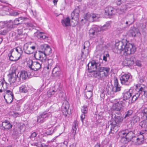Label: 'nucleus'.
Wrapping results in <instances>:
<instances>
[{"label": "nucleus", "instance_id": "obj_19", "mask_svg": "<svg viewBox=\"0 0 147 147\" xmlns=\"http://www.w3.org/2000/svg\"><path fill=\"white\" fill-rule=\"evenodd\" d=\"M81 111L82 113L81 116V118L82 123H83L86 116V114L88 112L87 107L86 106H83L82 108Z\"/></svg>", "mask_w": 147, "mask_h": 147}, {"label": "nucleus", "instance_id": "obj_17", "mask_svg": "<svg viewBox=\"0 0 147 147\" xmlns=\"http://www.w3.org/2000/svg\"><path fill=\"white\" fill-rule=\"evenodd\" d=\"M135 59L134 57L126 58L123 62V64L126 66H131L134 64Z\"/></svg>", "mask_w": 147, "mask_h": 147}, {"label": "nucleus", "instance_id": "obj_37", "mask_svg": "<svg viewBox=\"0 0 147 147\" xmlns=\"http://www.w3.org/2000/svg\"><path fill=\"white\" fill-rule=\"evenodd\" d=\"M141 114L143 119H147V108H144L141 111Z\"/></svg>", "mask_w": 147, "mask_h": 147}, {"label": "nucleus", "instance_id": "obj_55", "mask_svg": "<svg viewBox=\"0 0 147 147\" xmlns=\"http://www.w3.org/2000/svg\"><path fill=\"white\" fill-rule=\"evenodd\" d=\"M20 14V12H16V11H13L12 12V11H11L10 12L9 14L11 16H17L18 15Z\"/></svg>", "mask_w": 147, "mask_h": 147}, {"label": "nucleus", "instance_id": "obj_11", "mask_svg": "<svg viewBox=\"0 0 147 147\" xmlns=\"http://www.w3.org/2000/svg\"><path fill=\"white\" fill-rule=\"evenodd\" d=\"M51 116L50 112L45 111L38 116L37 122L40 123H43L48 118L51 117Z\"/></svg>", "mask_w": 147, "mask_h": 147}, {"label": "nucleus", "instance_id": "obj_43", "mask_svg": "<svg viewBox=\"0 0 147 147\" xmlns=\"http://www.w3.org/2000/svg\"><path fill=\"white\" fill-rule=\"evenodd\" d=\"M133 113V110L131 109L129 110L128 111L125 112V116L124 118H125L130 117L132 115Z\"/></svg>", "mask_w": 147, "mask_h": 147}, {"label": "nucleus", "instance_id": "obj_24", "mask_svg": "<svg viewBox=\"0 0 147 147\" xmlns=\"http://www.w3.org/2000/svg\"><path fill=\"white\" fill-rule=\"evenodd\" d=\"M134 134L132 131H128L126 138H123L124 141H125L126 140V141L125 142V143H127L129 141H131L132 138L134 136Z\"/></svg>", "mask_w": 147, "mask_h": 147}, {"label": "nucleus", "instance_id": "obj_57", "mask_svg": "<svg viewBox=\"0 0 147 147\" xmlns=\"http://www.w3.org/2000/svg\"><path fill=\"white\" fill-rule=\"evenodd\" d=\"M6 94L5 95V96H13V93L11 91L9 90H6Z\"/></svg>", "mask_w": 147, "mask_h": 147}, {"label": "nucleus", "instance_id": "obj_13", "mask_svg": "<svg viewBox=\"0 0 147 147\" xmlns=\"http://www.w3.org/2000/svg\"><path fill=\"white\" fill-rule=\"evenodd\" d=\"M130 74H125L122 75L120 78L121 83L124 85H128L130 83Z\"/></svg>", "mask_w": 147, "mask_h": 147}, {"label": "nucleus", "instance_id": "obj_31", "mask_svg": "<svg viewBox=\"0 0 147 147\" xmlns=\"http://www.w3.org/2000/svg\"><path fill=\"white\" fill-rule=\"evenodd\" d=\"M131 5L129 3H127L124 5H122L120 9V11L121 12L120 13H122L124 12L128 8L131 7Z\"/></svg>", "mask_w": 147, "mask_h": 147}, {"label": "nucleus", "instance_id": "obj_41", "mask_svg": "<svg viewBox=\"0 0 147 147\" xmlns=\"http://www.w3.org/2000/svg\"><path fill=\"white\" fill-rule=\"evenodd\" d=\"M37 37L40 39H44L47 38L45 35L44 33L42 32H39L38 33L37 35Z\"/></svg>", "mask_w": 147, "mask_h": 147}, {"label": "nucleus", "instance_id": "obj_5", "mask_svg": "<svg viewBox=\"0 0 147 147\" xmlns=\"http://www.w3.org/2000/svg\"><path fill=\"white\" fill-rule=\"evenodd\" d=\"M110 27V24L107 23L101 28H100L97 26H94L92 28L89 30V33L90 36L96 35L97 33L101 30H105L107 29Z\"/></svg>", "mask_w": 147, "mask_h": 147}, {"label": "nucleus", "instance_id": "obj_56", "mask_svg": "<svg viewBox=\"0 0 147 147\" xmlns=\"http://www.w3.org/2000/svg\"><path fill=\"white\" fill-rule=\"evenodd\" d=\"M91 17H92V20H96L97 19H98V15L96 14H95L94 13H92L91 14Z\"/></svg>", "mask_w": 147, "mask_h": 147}, {"label": "nucleus", "instance_id": "obj_54", "mask_svg": "<svg viewBox=\"0 0 147 147\" xmlns=\"http://www.w3.org/2000/svg\"><path fill=\"white\" fill-rule=\"evenodd\" d=\"M8 32V30L6 29L1 30L0 31V35H5L7 34Z\"/></svg>", "mask_w": 147, "mask_h": 147}, {"label": "nucleus", "instance_id": "obj_12", "mask_svg": "<svg viewBox=\"0 0 147 147\" xmlns=\"http://www.w3.org/2000/svg\"><path fill=\"white\" fill-rule=\"evenodd\" d=\"M69 107V105L67 101H65L63 102L61 107V110L64 116L66 117L69 114L68 110Z\"/></svg>", "mask_w": 147, "mask_h": 147}, {"label": "nucleus", "instance_id": "obj_45", "mask_svg": "<svg viewBox=\"0 0 147 147\" xmlns=\"http://www.w3.org/2000/svg\"><path fill=\"white\" fill-rule=\"evenodd\" d=\"M48 64V66L47 67V68L48 69L49 68H51L53 64V60L51 59H48L47 61Z\"/></svg>", "mask_w": 147, "mask_h": 147}, {"label": "nucleus", "instance_id": "obj_50", "mask_svg": "<svg viewBox=\"0 0 147 147\" xmlns=\"http://www.w3.org/2000/svg\"><path fill=\"white\" fill-rule=\"evenodd\" d=\"M132 121L134 123H137L140 121V117L137 116H134L133 117Z\"/></svg>", "mask_w": 147, "mask_h": 147}, {"label": "nucleus", "instance_id": "obj_36", "mask_svg": "<svg viewBox=\"0 0 147 147\" xmlns=\"http://www.w3.org/2000/svg\"><path fill=\"white\" fill-rule=\"evenodd\" d=\"M4 97L7 103V104H10L13 100V96H4Z\"/></svg>", "mask_w": 147, "mask_h": 147}, {"label": "nucleus", "instance_id": "obj_20", "mask_svg": "<svg viewBox=\"0 0 147 147\" xmlns=\"http://www.w3.org/2000/svg\"><path fill=\"white\" fill-rule=\"evenodd\" d=\"M23 126L21 124H18L14 129L13 134L17 136L21 133V130L22 129Z\"/></svg>", "mask_w": 147, "mask_h": 147}, {"label": "nucleus", "instance_id": "obj_1", "mask_svg": "<svg viewBox=\"0 0 147 147\" xmlns=\"http://www.w3.org/2000/svg\"><path fill=\"white\" fill-rule=\"evenodd\" d=\"M41 51H39L34 54V57L36 59L40 60L42 63L45 62L46 59V56L49 55L52 53V50L48 45H41L40 47Z\"/></svg>", "mask_w": 147, "mask_h": 147}, {"label": "nucleus", "instance_id": "obj_61", "mask_svg": "<svg viewBox=\"0 0 147 147\" xmlns=\"http://www.w3.org/2000/svg\"><path fill=\"white\" fill-rule=\"evenodd\" d=\"M109 57V55L108 53L104 54L103 56V60L105 61V62L107 61V58Z\"/></svg>", "mask_w": 147, "mask_h": 147}, {"label": "nucleus", "instance_id": "obj_42", "mask_svg": "<svg viewBox=\"0 0 147 147\" xmlns=\"http://www.w3.org/2000/svg\"><path fill=\"white\" fill-rule=\"evenodd\" d=\"M89 53V51L88 49H86L85 50H82L81 57H86L88 55Z\"/></svg>", "mask_w": 147, "mask_h": 147}, {"label": "nucleus", "instance_id": "obj_51", "mask_svg": "<svg viewBox=\"0 0 147 147\" xmlns=\"http://www.w3.org/2000/svg\"><path fill=\"white\" fill-rule=\"evenodd\" d=\"M13 53H11V51H10V53L8 54V56L10 60L11 61H17V59H15L14 57H12V55Z\"/></svg>", "mask_w": 147, "mask_h": 147}, {"label": "nucleus", "instance_id": "obj_33", "mask_svg": "<svg viewBox=\"0 0 147 147\" xmlns=\"http://www.w3.org/2000/svg\"><path fill=\"white\" fill-rule=\"evenodd\" d=\"M61 23L63 26L67 27L70 25V19L69 17L62 20Z\"/></svg>", "mask_w": 147, "mask_h": 147}, {"label": "nucleus", "instance_id": "obj_40", "mask_svg": "<svg viewBox=\"0 0 147 147\" xmlns=\"http://www.w3.org/2000/svg\"><path fill=\"white\" fill-rule=\"evenodd\" d=\"M128 131L127 130H126L125 131H123L119 133V136L122 138V140H124L123 138H126Z\"/></svg>", "mask_w": 147, "mask_h": 147}, {"label": "nucleus", "instance_id": "obj_23", "mask_svg": "<svg viewBox=\"0 0 147 147\" xmlns=\"http://www.w3.org/2000/svg\"><path fill=\"white\" fill-rule=\"evenodd\" d=\"M130 32L133 36H140L141 35L139 29L137 28H134L131 29Z\"/></svg>", "mask_w": 147, "mask_h": 147}, {"label": "nucleus", "instance_id": "obj_60", "mask_svg": "<svg viewBox=\"0 0 147 147\" xmlns=\"http://www.w3.org/2000/svg\"><path fill=\"white\" fill-rule=\"evenodd\" d=\"M137 138H138L137 137L133 136L131 140V141H132L133 142V144L135 145H136V142H137Z\"/></svg>", "mask_w": 147, "mask_h": 147}, {"label": "nucleus", "instance_id": "obj_46", "mask_svg": "<svg viewBox=\"0 0 147 147\" xmlns=\"http://www.w3.org/2000/svg\"><path fill=\"white\" fill-rule=\"evenodd\" d=\"M140 95L138 92L136 93L132 96L131 98V100L133 102H135L138 99V98L140 96Z\"/></svg>", "mask_w": 147, "mask_h": 147}, {"label": "nucleus", "instance_id": "obj_21", "mask_svg": "<svg viewBox=\"0 0 147 147\" xmlns=\"http://www.w3.org/2000/svg\"><path fill=\"white\" fill-rule=\"evenodd\" d=\"M123 118L120 116H117L115 117V119L111 121L113 123V124H115V125L119 124L121 123L123 121Z\"/></svg>", "mask_w": 147, "mask_h": 147}, {"label": "nucleus", "instance_id": "obj_49", "mask_svg": "<svg viewBox=\"0 0 147 147\" xmlns=\"http://www.w3.org/2000/svg\"><path fill=\"white\" fill-rule=\"evenodd\" d=\"M14 25V23L13 22L10 20L9 21H7V23L6 24V26H7L8 28H12L13 27V25Z\"/></svg>", "mask_w": 147, "mask_h": 147}, {"label": "nucleus", "instance_id": "obj_9", "mask_svg": "<svg viewBox=\"0 0 147 147\" xmlns=\"http://www.w3.org/2000/svg\"><path fill=\"white\" fill-rule=\"evenodd\" d=\"M100 65L99 63H96L94 61H92L89 62L88 65V69L89 72L91 73L98 71H96V70L98 71V68Z\"/></svg>", "mask_w": 147, "mask_h": 147}, {"label": "nucleus", "instance_id": "obj_63", "mask_svg": "<svg viewBox=\"0 0 147 147\" xmlns=\"http://www.w3.org/2000/svg\"><path fill=\"white\" fill-rule=\"evenodd\" d=\"M13 22L14 23V25H17L19 24H20L19 22V20H18V18L14 20Z\"/></svg>", "mask_w": 147, "mask_h": 147}, {"label": "nucleus", "instance_id": "obj_59", "mask_svg": "<svg viewBox=\"0 0 147 147\" xmlns=\"http://www.w3.org/2000/svg\"><path fill=\"white\" fill-rule=\"evenodd\" d=\"M18 19L19 20V22L20 24H21L25 20L27 19V18L26 17H20L18 18Z\"/></svg>", "mask_w": 147, "mask_h": 147}, {"label": "nucleus", "instance_id": "obj_25", "mask_svg": "<svg viewBox=\"0 0 147 147\" xmlns=\"http://www.w3.org/2000/svg\"><path fill=\"white\" fill-rule=\"evenodd\" d=\"M2 129L3 130L8 129L11 128L12 125L7 121L2 122Z\"/></svg>", "mask_w": 147, "mask_h": 147}, {"label": "nucleus", "instance_id": "obj_2", "mask_svg": "<svg viewBox=\"0 0 147 147\" xmlns=\"http://www.w3.org/2000/svg\"><path fill=\"white\" fill-rule=\"evenodd\" d=\"M116 48L123 51L125 55L134 54L136 51L135 47L129 42H120L116 44Z\"/></svg>", "mask_w": 147, "mask_h": 147}, {"label": "nucleus", "instance_id": "obj_18", "mask_svg": "<svg viewBox=\"0 0 147 147\" xmlns=\"http://www.w3.org/2000/svg\"><path fill=\"white\" fill-rule=\"evenodd\" d=\"M88 88L90 87V89H88V91L85 92V94L86 98L88 99H90L92 96L93 93L92 91L93 90V86L91 84L88 85Z\"/></svg>", "mask_w": 147, "mask_h": 147}, {"label": "nucleus", "instance_id": "obj_48", "mask_svg": "<svg viewBox=\"0 0 147 147\" xmlns=\"http://www.w3.org/2000/svg\"><path fill=\"white\" fill-rule=\"evenodd\" d=\"M7 84L5 83H4L3 82H0V93L2 92V90L1 89L2 87L3 88H7L6 87Z\"/></svg>", "mask_w": 147, "mask_h": 147}, {"label": "nucleus", "instance_id": "obj_6", "mask_svg": "<svg viewBox=\"0 0 147 147\" xmlns=\"http://www.w3.org/2000/svg\"><path fill=\"white\" fill-rule=\"evenodd\" d=\"M134 15L133 14H131L128 15L126 18L123 19L122 20V24H126L124 26H121V30H125L126 27H128L129 26L131 25L134 22ZM120 29L121 28H120Z\"/></svg>", "mask_w": 147, "mask_h": 147}, {"label": "nucleus", "instance_id": "obj_64", "mask_svg": "<svg viewBox=\"0 0 147 147\" xmlns=\"http://www.w3.org/2000/svg\"><path fill=\"white\" fill-rule=\"evenodd\" d=\"M33 145L37 147H41L42 144L40 143H34L33 144Z\"/></svg>", "mask_w": 147, "mask_h": 147}, {"label": "nucleus", "instance_id": "obj_28", "mask_svg": "<svg viewBox=\"0 0 147 147\" xmlns=\"http://www.w3.org/2000/svg\"><path fill=\"white\" fill-rule=\"evenodd\" d=\"M18 77L19 79H22V80H25L28 77V75L26 71H22L20 72H18Z\"/></svg>", "mask_w": 147, "mask_h": 147}, {"label": "nucleus", "instance_id": "obj_10", "mask_svg": "<svg viewBox=\"0 0 147 147\" xmlns=\"http://www.w3.org/2000/svg\"><path fill=\"white\" fill-rule=\"evenodd\" d=\"M125 106V102L122 101H119L113 104V108L114 111H118L119 113H120V112L123 110Z\"/></svg>", "mask_w": 147, "mask_h": 147}, {"label": "nucleus", "instance_id": "obj_38", "mask_svg": "<svg viewBox=\"0 0 147 147\" xmlns=\"http://www.w3.org/2000/svg\"><path fill=\"white\" fill-rule=\"evenodd\" d=\"M144 142L143 136L142 135V136L140 138L139 137L137 138L136 145H140L143 144Z\"/></svg>", "mask_w": 147, "mask_h": 147}, {"label": "nucleus", "instance_id": "obj_35", "mask_svg": "<svg viewBox=\"0 0 147 147\" xmlns=\"http://www.w3.org/2000/svg\"><path fill=\"white\" fill-rule=\"evenodd\" d=\"M15 52L20 54H22L23 51L21 48L19 47H17L16 48L13 49L11 50V53H13Z\"/></svg>", "mask_w": 147, "mask_h": 147}, {"label": "nucleus", "instance_id": "obj_53", "mask_svg": "<svg viewBox=\"0 0 147 147\" xmlns=\"http://www.w3.org/2000/svg\"><path fill=\"white\" fill-rule=\"evenodd\" d=\"M80 12V9L78 7H77L71 13V15L72 16H74L75 13L77 14H79Z\"/></svg>", "mask_w": 147, "mask_h": 147}, {"label": "nucleus", "instance_id": "obj_44", "mask_svg": "<svg viewBox=\"0 0 147 147\" xmlns=\"http://www.w3.org/2000/svg\"><path fill=\"white\" fill-rule=\"evenodd\" d=\"M12 54L13 55H14V58L16 59H17V61H18L20 59V58H21V56H22V54H20L19 55V53H17L16 52H13V53H12Z\"/></svg>", "mask_w": 147, "mask_h": 147}, {"label": "nucleus", "instance_id": "obj_52", "mask_svg": "<svg viewBox=\"0 0 147 147\" xmlns=\"http://www.w3.org/2000/svg\"><path fill=\"white\" fill-rule=\"evenodd\" d=\"M7 23V21H0V29L4 28Z\"/></svg>", "mask_w": 147, "mask_h": 147}, {"label": "nucleus", "instance_id": "obj_7", "mask_svg": "<svg viewBox=\"0 0 147 147\" xmlns=\"http://www.w3.org/2000/svg\"><path fill=\"white\" fill-rule=\"evenodd\" d=\"M39 61L40 62L37 61L33 62L32 60H30L28 61V66L32 70L38 71L41 68L42 63H42L40 60Z\"/></svg>", "mask_w": 147, "mask_h": 147}, {"label": "nucleus", "instance_id": "obj_26", "mask_svg": "<svg viewBox=\"0 0 147 147\" xmlns=\"http://www.w3.org/2000/svg\"><path fill=\"white\" fill-rule=\"evenodd\" d=\"M132 90L130 89L129 91L124 92L123 94V100H126L129 99L132 95Z\"/></svg>", "mask_w": 147, "mask_h": 147}, {"label": "nucleus", "instance_id": "obj_47", "mask_svg": "<svg viewBox=\"0 0 147 147\" xmlns=\"http://www.w3.org/2000/svg\"><path fill=\"white\" fill-rule=\"evenodd\" d=\"M3 11L9 12L10 13L12 10L9 7L5 6H3L1 8Z\"/></svg>", "mask_w": 147, "mask_h": 147}, {"label": "nucleus", "instance_id": "obj_30", "mask_svg": "<svg viewBox=\"0 0 147 147\" xmlns=\"http://www.w3.org/2000/svg\"><path fill=\"white\" fill-rule=\"evenodd\" d=\"M78 125L77 122L75 121L74 123V124L72 127V129L71 131V136L74 138H75V135L76 134V131L77 129L76 126Z\"/></svg>", "mask_w": 147, "mask_h": 147}, {"label": "nucleus", "instance_id": "obj_27", "mask_svg": "<svg viewBox=\"0 0 147 147\" xmlns=\"http://www.w3.org/2000/svg\"><path fill=\"white\" fill-rule=\"evenodd\" d=\"M121 87L118 86V82L117 79L116 78L114 80V85L113 88V90L114 92H117L121 90Z\"/></svg>", "mask_w": 147, "mask_h": 147}, {"label": "nucleus", "instance_id": "obj_16", "mask_svg": "<svg viewBox=\"0 0 147 147\" xmlns=\"http://www.w3.org/2000/svg\"><path fill=\"white\" fill-rule=\"evenodd\" d=\"M104 10L105 15L110 16L114 15L116 11L115 9L111 7H107Z\"/></svg>", "mask_w": 147, "mask_h": 147}, {"label": "nucleus", "instance_id": "obj_15", "mask_svg": "<svg viewBox=\"0 0 147 147\" xmlns=\"http://www.w3.org/2000/svg\"><path fill=\"white\" fill-rule=\"evenodd\" d=\"M55 93H56V94H63V92L62 90V88L61 87H59L58 88L56 91L53 89H50L47 92V95L49 97H50L54 95Z\"/></svg>", "mask_w": 147, "mask_h": 147}, {"label": "nucleus", "instance_id": "obj_62", "mask_svg": "<svg viewBox=\"0 0 147 147\" xmlns=\"http://www.w3.org/2000/svg\"><path fill=\"white\" fill-rule=\"evenodd\" d=\"M71 16L72 17V19H75L77 20V19L79 17V14H77L75 13L74 16H72L71 14Z\"/></svg>", "mask_w": 147, "mask_h": 147}, {"label": "nucleus", "instance_id": "obj_29", "mask_svg": "<svg viewBox=\"0 0 147 147\" xmlns=\"http://www.w3.org/2000/svg\"><path fill=\"white\" fill-rule=\"evenodd\" d=\"M24 52L28 54H30L33 53V51L30 48L28 45L26 44L24 45Z\"/></svg>", "mask_w": 147, "mask_h": 147}, {"label": "nucleus", "instance_id": "obj_4", "mask_svg": "<svg viewBox=\"0 0 147 147\" xmlns=\"http://www.w3.org/2000/svg\"><path fill=\"white\" fill-rule=\"evenodd\" d=\"M18 71L16 66L13 65L11 67L10 69V72L8 75V81L11 84L14 83L17 78L18 77Z\"/></svg>", "mask_w": 147, "mask_h": 147}, {"label": "nucleus", "instance_id": "obj_3", "mask_svg": "<svg viewBox=\"0 0 147 147\" xmlns=\"http://www.w3.org/2000/svg\"><path fill=\"white\" fill-rule=\"evenodd\" d=\"M110 68L108 67H102L99 66L98 68V71L94 72L93 73L94 77L98 79L103 80L108 76Z\"/></svg>", "mask_w": 147, "mask_h": 147}, {"label": "nucleus", "instance_id": "obj_8", "mask_svg": "<svg viewBox=\"0 0 147 147\" xmlns=\"http://www.w3.org/2000/svg\"><path fill=\"white\" fill-rule=\"evenodd\" d=\"M136 90L138 92L140 95L141 96L144 95L147 98V86L144 84H137L136 85Z\"/></svg>", "mask_w": 147, "mask_h": 147}, {"label": "nucleus", "instance_id": "obj_34", "mask_svg": "<svg viewBox=\"0 0 147 147\" xmlns=\"http://www.w3.org/2000/svg\"><path fill=\"white\" fill-rule=\"evenodd\" d=\"M140 125L146 131H147V120H144L141 122Z\"/></svg>", "mask_w": 147, "mask_h": 147}, {"label": "nucleus", "instance_id": "obj_32", "mask_svg": "<svg viewBox=\"0 0 147 147\" xmlns=\"http://www.w3.org/2000/svg\"><path fill=\"white\" fill-rule=\"evenodd\" d=\"M52 74L55 77L59 76L60 74V69L58 67H55L52 71Z\"/></svg>", "mask_w": 147, "mask_h": 147}, {"label": "nucleus", "instance_id": "obj_58", "mask_svg": "<svg viewBox=\"0 0 147 147\" xmlns=\"http://www.w3.org/2000/svg\"><path fill=\"white\" fill-rule=\"evenodd\" d=\"M17 33L18 34L17 36H19L23 35V30L20 29H18L17 30Z\"/></svg>", "mask_w": 147, "mask_h": 147}, {"label": "nucleus", "instance_id": "obj_14", "mask_svg": "<svg viewBox=\"0 0 147 147\" xmlns=\"http://www.w3.org/2000/svg\"><path fill=\"white\" fill-rule=\"evenodd\" d=\"M108 124L110 125L111 127L110 131L109 134L111 136H113L114 134L118 130L117 125L113 124V123L111 121H109L108 122Z\"/></svg>", "mask_w": 147, "mask_h": 147}, {"label": "nucleus", "instance_id": "obj_39", "mask_svg": "<svg viewBox=\"0 0 147 147\" xmlns=\"http://www.w3.org/2000/svg\"><path fill=\"white\" fill-rule=\"evenodd\" d=\"M19 91L21 93H27L28 92L27 87L25 85H22L20 88Z\"/></svg>", "mask_w": 147, "mask_h": 147}, {"label": "nucleus", "instance_id": "obj_22", "mask_svg": "<svg viewBox=\"0 0 147 147\" xmlns=\"http://www.w3.org/2000/svg\"><path fill=\"white\" fill-rule=\"evenodd\" d=\"M91 14L89 13H87L86 14L84 17V19H82L81 20V23L83 25L85 24L87 21H92Z\"/></svg>", "mask_w": 147, "mask_h": 147}]
</instances>
